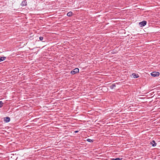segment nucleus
<instances>
[{"instance_id":"4468645a","label":"nucleus","mask_w":160,"mask_h":160,"mask_svg":"<svg viewBox=\"0 0 160 160\" xmlns=\"http://www.w3.org/2000/svg\"><path fill=\"white\" fill-rule=\"evenodd\" d=\"M87 141L88 142H90V139L88 138L87 139Z\"/></svg>"},{"instance_id":"6e6552de","label":"nucleus","mask_w":160,"mask_h":160,"mask_svg":"<svg viewBox=\"0 0 160 160\" xmlns=\"http://www.w3.org/2000/svg\"><path fill=\"white\" fill-rule=\"evenodd\" d=\"M6 58V57H1L0 58V62L4 60Z\"/></svg>"},{"instance_id":"f8f14e48","label":"nucleus","mask_w":160,"mask_h":160,"mask_svg":"<svg viewBox=\"0 0 160 160\" xmlns=\"http://www.w3.org/2000/svg\"><path fill=\"white\" fill-rule=\"evenodd\" d=\"M3 103L2 101H0V108H1L2 107L3 105Z\"/></svg>"},{"instance_id":"423d86ee","label":"nucleus","mask_w":160,"mask_h":160,"mask_svg":"<svg viewBox=\"0 0 160 160\" xmlns=\"http://www.w3.org/2000/svg\"><path fill=\"white\" fill-rule=\"evenodd\" d=\"M151 144L152 145V146L153 147H154L156 146L157 144L155 142V141L154 140L152 141L151 142Z\"/></svg>"},{"instance_id":"1a4fd4ad","label":"nucleus","mask_w":160,"mask_h":160,"mask_svg":"<svg viewBox=\"0 0 160 160\" xmlns=\"http://www.w3.org/2000/svg\"><path fill=\"white\" fill-rule=\"evenodd\" d=\"M132 75L133 76V77L134 78H138L139 77V76L138 74H136L135 73H133L132 74Z\"/></svg>"},{"instance_id":"9d476101","label":"nucleus","mask_w":160,"mask_h":160,"mask_svg":"<svg viewBox=\"0 0 160 160\" xmlns=\"http://www.w3.org/2000/svg\"><path fill=\"white\" fill-rule=\"evenodd\" d=\"M72 15V12H69L67 14V16L69 17H70Z\"/></svg>"},{"instance_id":"20e7f679","label":"nucleus","mask_w":160,"mask_h":160,"mask_svg":"<svg viewBox=\"0 0 160 160\" xmlns=\"http://www.w3.org/2000/svg\"><path fill=\"white\" fill-rule=\"evenodd\" d=\"M4 120L5 122H8L10 121V119L9 117H7L4 118Z\"/></svg>"},{"instance_id":"dca6fc26","label":"nucleus","mask_w":160,"mask_h":160,"mask_svg":"<svg viewBox=\"0 0 160 160\" xmlns=\"http://www.w3.org/2000/svg\"><path fill=\"white\" fill-rule=\"evenodd\" d=\"M93 142V139H91V142Z\"/></svg>"},{"instance_id":"0eeeda50","label":"nucleus","mask_w":160,"mask_h":160,"mask_svg":"<svg viewBox=\"0 0 160 160\" xmlns=\"http://www.w3.org/2000/svg\"><path fill=\"white\" fill-rule=\"evenodd\" d=\"M116 84H117V83L113 84L111 86H110V88L111 89H113L114 88H115L116 87Z\"/></svg>"},{"instance_id":"9b49d317","label":"nucleus","mask_w":160,"mask_h":160,"mask_svg":"<svg viewBox=\"0 0 160 160\" xmlns=\"http://www.w3.org/2000/svg\"><path fill=\"white\" fill-rule=\"evenodd\" d=\"M122 159L121 158H112V159H111V160H121Z\"/></svg>"},{"instance_id":"7ed1b4c3","label":"nucleus","mask_w":160,"mask_h":160,"mask_svg":"<svg viewBox=\"0 0 160 160\" xmlns=\"http://www.w3.org/2000/svg\"><path fill=\"white\" fill-rule=\"evenodd\" d=\"M147 24V22L146 21H143L141 22H139V25L141 27H143L146 25Z\"/></svg>"},{"instance_id":"f257e3e1","label":"nucleus","mask_w":160,"mask_h":160,"mask_svg":"<svg viewBox=\"0 0 160 160\" xmlns=\"http://www.w3.org/2000/svg\"><path fill=\"white\" fill-rule=\"evenodd\" d=\"M79 72V69L78 68H75L73 70L71 71V73L73 75L78 73Z\"/></svg>"},{"instance_id":"2eb2a0df","label":"nucleus","mask_w":160,"mask_h":160,"mask_svg":"<svg viewBox=\"0 0 160 160\" xmlns=\"http://www.w3.org/2000/svg\"><path fill=\"white\" fill-rule=\"evenodd\" d=\"M78 132V131H74V132H75V133H77Z\"/></svg>"},{"instance_id":"f03ea898","label":"nucleus","mask_w":160,"mask_h":160,"mask_svg":"<svg viewBox=\"0 0 160 160\" xmlns=\"http://www.w3.org/2000/svg\"><path fill=\"white\" fill-rule=\"evenodd\" d=\"M151 75L154 77L158 76L159 75V73L158 72H153L151 73Z\"/></svg>"},{"instance_id":"39448f33","label":"nucleus","mask_w":160,"mask_h":160,"mask_svg":"<svg viewBox=\"0 0 160 160\" xmlns=\"http://www.w3.org/2000/svg\"><path fill=\"white\" fill-rule=\"evenodd\" d=\"M21 5L22 6H26L27 5V2L26 0L23 1L22 2Z\"/></svg>"},{"instance_id":"ddd939ff","label":"nucleus","mask_w":160,"mask_h":160,"mask_svg":"<svg viewBox=\"0 0 160 160\" xmlns=\"http://www.w3.org/2000/svg\"><path fill=\"white\" fill-rule=\"evenodd\" d=\"M39 38L40 40L42 41L43 39V37H40Z\"/></svg>"}]
</instances>
